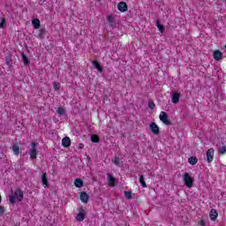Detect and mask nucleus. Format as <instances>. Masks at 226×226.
<instances>
[{"label":"nucleus","instance_id":"nucleus-15","mask_svg":"<svg viewBox=\"0 0 226 226\" xmlns=\"http://www.w3.org/2000/svg\"><path fill=\"white\" fill-rule=\"evenodd\" d=\"M222 57H223V53H222V51L217 49L214 52V59L215 61H221V59H222Z\"/></svg>","mask_w":226,"mask_h":226},{"label":"nucleus","instance_id":"nucleus-20","mask_svg":"<svg viewBox=\"0 0 226 226\" xmlns=\"http://www.w3.org/2000/svg\"><path fill=\"white\" fill-rule=\"evenodd\" d=\"M47 173H43L42 174V177H41V183H42V186H44V188H48L49 186V181L47 180Z\"/></svg>","mask_w":226,"mask_h":226},{"label":"nucleus","instance_id":"nucleus-24","mask_svg":"<svg viewBox=\"0 0 226 226\" xmlns=\"http://www.w3.org/2000/svg\"><path fill=\"white\" fill-rule=\"evenodd\" d=\"M107 20L110 27H112V26H114V23L116 22V19H114V16L112 15L108 16Z\"/></svg>","mask_w":226,"mask_h":226},{"label":"nucleus","instance_id":"nucleus-22","mask_svg":"<svg viewBox=\"0 0 226 226\" xmlns=\"http://www.w3.org/2000/svg\"><path fill=\"white\" fill-rule=\"evenodd\" d=\"M12 151H13L14 154H16V155L20 154V147H19L18 144H14L12 146Z\"/></svg>","mask_w":226,"mask_h":226},{"label":"nucleus","instance_id":"nucleus-5","mask_svg":"<svg viewBox=\"0 0 226 226\" xmlns=\"http://www.w3.org/2000/svg\"><path fill=\"white\" fill-rule=\"evenodd\" d=\"M150 130L154 135H160V127H158V124L156 123L152 122L150 124Z\"/></svg>","mask_w":226,"mask_h":226},{"label":"nucleus","instance_id":"nucleus-8","mask_svg":"<svg viewBox=\"0 0 226 226\" xmlns=\"http://www.w3.org/2000/svg\"><path fill=\"white\" fill-rule=\"evenodd\" d=\"M179 98H181V94L177 92L172 93V97H171L172 103H174L175 105H177V103H179Z\"/></svg>","mask_w":226,"mask_h":226},{"label":"nucleus","instance_id":"nucleus-12","mask_svg":"<svg viewBox=\"0 0 226 226\" xmlns=\"http://www.w3.org/2000/svg\"><path fill=\"white\" fill-rule=\"evenodd\" d=\"M92 64H93L94 68H95V70H97V72H99V73H103V67H102V64H100V63H98V61H96V60L93 61Z\"/></svg>","mask_w":226,"mask_h":226},{"label":"nucleus","instance_id":"nucleus-7","mask_svg":"<svg viewBox=\"0 0 226 226\" xmlns=\"http://www.w3.org/2000/svg\"><path fill=\"white\" fill-rule=\"evenodd\" d=\"M14 196H16V199L17 200H19V202H22L24 199V192H22V190H20V188H18L14 192Z\"/></svg>","mask_w":226,"mask_h":226},{"label":"nucleus","instance_id":"nucleus-26","mask_svg":"<svg viewBox=\"0 0 226 226\" xmlns=\"http://www.w3.org/2000/svg\"><path fill=\"white\" fill-rule=\"evenodd\" d=\"M91 140L94 142V144H98V142H100V137L97 134H93L91 136Z\"/></svg>","mask_w":226,"mask_h":226},{"label":"nucleus","instance_id":"nucleus-39","mask_svg":"<svg viewBox=\"0 0 226 226\" xmlns=\"http://www.w3.org/2000/svg\"><path fill=\"white\" fill-rule=\"evenodd\" d=\"M88 161L91 162V157H87Z\"/></svg>","mask_w":226,"mask_h":226},{"label":"nucleus","instance_id":"nucleus-10","mask_svg":"<svg viewBox=\"0 0 226 226\" xmlns=\"http://www.w3.org/2000/svg\"><path fill=\"white\" fill-rule=\"evenodd\" d=\"M76 218L78 222H84V219L86 218V210H84V208H80Z\"/></svg>","mask_w":226,"mask_h":226},{"label":"nucleus","instance_id":"nucleus-31","mask_svg":"<svg viewBox=\"0 0 226 226\" xmlns=\"http://www.w3.org/2000/svg\"><path fill=\"white\" fill-rule=\"evenodd\" d=\"M112 162H113V163L116 164L117 166L121 165V159H120L119 157H117V156H116Z\"/></svg>","mask_w":226,"mask_h":226},{"label":"nucleus","instance_id":"nucleus-19","mask_svg":"<svg viewBox=\"0 0 226 226\" xmlns=\"http://www.w3.org/2000/svg\"><path fill=\"white\" fill-rule=\"evenodd\" d=\"M21 57H22V61H23L25 66H29V64H31V61L26 56V54L21 53Z\"/></svg>","mask_w":226,"mask_h":226},{"label":"nucleus","instance_id":"nucleus-9","mask_svg":"<svg viewBox=\"0 0 226 226\" xmlns=\"http://www.w3.org/2000/svg\"><path fill=\"white\" fill-rule=\"evenodd\" d=\"M117 9L122 13H124V11H128V4H126L124 2H120L117 4Z\"/></svg>","mask_w":226,"mask_h":226},{"label":"nucleus","instance_id":"nucleus-34","mask_svg":"<svg viewBox=\"0 0 226 226\" xmlns=\"http://www.w3.org/2000/svg\"><path fill=\"white\" fill-rule=\"evenodd\" d=\"M124 195L129 200L132 199V192L124 191Z\"/></svg>","mask_w":226,"mask_h":226},{"label":"nucleus","instance_id":"nucleus-25","mask_svg":"<svg viewBox=\"0 0 226 226\" xmlns=\"http://www.w3.org/2000/svg\"><path fill=\"white\" fill-rule=\"evenodd\" d=\"M139 183L143 188H147V185H146V178H144V175L139 176Z\"/></svg>","mask_w":226,"mask_h":226},{"label":"nucleus","instance_id":"nucleus-1","mask_svg":"<svg viewBox=\"0 0 226 226\" xmlns=\"http://www.w3.org/2000/svg\"><path fill=\"white\" fill-rule=\"evenodd\" d=\"M183 181L187 188H192L193 186L194 179L190 173L185 172L183 175Z\"/></svg>","mask_w":226,"mask_h":226},{"label":"nucleus","instance_id":"nucleus-13","mask_svg":"<svg viewBox=\"0 0 226 226\" xmlns=\"http://www.w3.org/2000/svg\"><path fill=\"white\" fill-rule=\"evenodd\" d=\"M62 146L63 147H70V146H72V139H70V137H64L62 139Z\"/></svg>","mask_w":226,"mask_h":226},{"label":"nucleus","instance_id":"nucleus-33","mask_svg":"<svg viewBox=\"0 0 226 226\" xmlns=\"http://www.w3.org/2000/svg\"><path fill=\"white\" fill-rule=\"evenodd\" d=\"M53 87L55 91H59L61 89V84L59 82H55Z\"/></svg>","mask_w":226,"mask_h":226},{"label":"nucleus","instance_id":"nucleus-17","mask_svg":"<svg viewBox=\"0 0 226 226\" xmlns=\"http://www.w3.org/2000/svg\"><path fill=\"white\" fill-rule=\"evenodd\" d=\"M32 26H34V29H40L41 23L40 22V19H34L32 20Z\"/></svg>","mask_w":226,"mask_h":226},{"label":"nucleus","instance_id":"nucleus-14","mask_svg":"<svg viewBox=\"0 0 226 226\" xmlns=\"http://www.w3.org/2000/svg\"><path fill=\"white\" fill-rule=\"evenodd\" d=\"M45 36H47V29L41 28L39 30V34L37 35V38H39L40 40H45Z\"/></svg>","mask_w":226,"mask_h":226},{"label":"nucleus","instance_id":"nucleus-36","mask_svg":"<svg viewBox=\"0 0 226 226\" xmlns=\"http://www.w3.org/2000/svg\"><path fill=\"white\" fill-rule=\"evenodd\" d=\"M0 215H4V207L0 206Z\"/></svg>","mask_w":226,"mask_h":226},{"label":"nucleus","instance_id":"nucleus-30","mask_svg":"<svg viewBox=\"0 0 226 226\" xmlns=\"http://www.w3.org/2000/svg\"><path fill=\"white\" fill-rule=\"evenodd\" d=\"M9 200L11 204H15L17 202V197L15 196V194L11 195L9 197Z\"/></svg>","mask_w":226,"mask_h":226},{"label":"nucleus","instance_id":"nucleus-37","mask_svg":"<svg viewBox=\"0 0 226 226\" xmlns=\"http://www.w3.org/2000/svg\"><path fill=\"white\" fill-rule=\"evenodd\" d=\"M200 226H206V222H204V220H201V221L200 222Z\"/></svg>","mask_w":226,"mask_h":226},{"label":"nucleus","instance_id":"nucleus-6","mask_svg":"<svg viewBox=\"0 0 226 226\" xmlns=\"http://www.w3.org/2000/svg\"><path fill=\"white\" fill-rule=\"evenodd\" d=\"M213 158H215V149L214 148H209L207 151V161L208 163H211L213 162Z\"/></svg>","mask_w":226,"mask_h":226},{"label":"nucleus","instance_id":"nucleus-2","mask_svg":"<svg viewBox=\"0 0 226 226\" xmlns=\"http://www.w3.org/2000/svg\"><path fill=\"white\" fill-rule=\"evenodd\" d=\"M38 143L36 142H32L31 143V148H30V160H36L37 156H38Z\"/></svg>","mask_w":226,"mask_h":226},{"label":"nucleus","instance_id":"nucleus-4","mask_svg":"<svg viewBox=\"0 0 226 226\" xmlns=\"http://www.w3.org/2000/svg\"><path fill=\"white\" fill-rule=\"evenodd\" d=\"M5 63L9 68H11L13 65V55L11 54V51H9L5 56Z\"/></svg>","mask_w":226,"mask_h":226},{"label":"nucleus","instance_id":"nucleus-27","mask_svg":"<svg viewBox=\"0 0 226 226\" xmlns=\"http://www.w3.org/2000/svg\"><path fill=\"white\" fill-rule=\"evenodd\" d=\"M157 29H159L160 33H163L165 31V26L160 24V20H156Z\"/></svg>","mask_w":226,"mask_h":226},{"label":"nucleus","instance_id":"nucleus-32","mask_svg":"<svg viewBox=\"0 0 226 226\" xmlns=\"http://www.w3.org/2000/svg\"><path fill=\"white\" fill-rule=\"evenodd\" d=\"M4 27H6V19L4 18H2L0 22V28L3 29Z\"/></svg>","mask_w":226,"mask_h":226},{"label":"nucleus","instance_id":"nucleus-23","mask_svg":"<svg viewBox=\"0 0 226 226\" xmlns=\"http://www.w3.org/2000/svg\"><path fill=\"white\" fill-rule=\"evenodd\" d=\"M188 162L190 165H197V162H199V159H197V157L195 156H191L188 158Z\"/></svg>","mask_w":226,"mask_h":226},{"label":"nucleus","instance_id":"nucleus-21","mask_svg":"<svg viewBox=\"0 0 226 226\" xmlns=\"http://www.w3.org/2000/svg\"><path fill=\"white\" fill-rule=\"evenodd\" d=\"M74 185L76 188H82L84 186V181L80 178H76L74 181Z\"/></svg>","mask_w":226,"mask_h":226},{"label":"nucleus","instance_id":"nucleus-28","mask_svg":"<svg viewBox=\"0 0 226 226\" xmlns=\"http://www.w3.org/2000/svg\"><path fill=\"white\" fill-rule=\"evenodd\" d=\"M56 114H58V116H64V114H66V110L64 108L59 107L56 110Z\"/></svg>","mask_w":226,"mask_h":226},{"label":"nucleus","instance_id":"nucleus-16","mask_svg":"<svg viewBox=\"0 0 226 226\" xmlns=\"http://www.w3.org/2000/svg\"><path fill=\"white\" fill-rule=\"evenodd\" d=\"M209 217L212 222H215L216 218H218V211H216V209H212L210 211Z\"/></svg>","mask_w":226,"mask_h":226},{"label":"nucleus","instance_id":"nucleus-29","mask_svg":"<svg viewBox=\"0 0 226 226\" xmlns=\"http://www.w3.org/2000/svg\"><path fill=\"white\" fill-rule=\"evenodd\" d=\"M218 153H219V154H225V153H226V147L225 146L219 147Z\"/></svg>","mask_w":226,"mask_h":226},{"label":"nucleus","instance_id":"nucleus-18","mask_svg":"<svg viewBox=\"0 0 226 226\" xmlns=\"http://www.w3.org/2000/svg\"><path fill=\"white\" fill-rule=\"evenodd\" d=\"M108 182L109 183V186H116V178L114 177V176L108 174Z\"/></svg>","mask_w":226,"mask_h":226},{"label":"nucleus","instance_id":"nucleus-40","mask_svg":"<svg viewBox=\"0 0 226 226\" xmlns=\"http://www.w3.org/2000/svg\"><path fill=\"white\" fill-rule=\"evenodd\" d=\"M1 200H2V198H1V195H0V204H1Z\"/></svg>","mask_w":226,"mask_h":226},{"label":"nucleus","instance_id":"nucleus-3","mask_svg":"<svg viewBox=\"0 0 226 226\" xmlns=\"http://www.w3.org/2000/svg\"><path fill=\"white\" fill-rule=\"evenodd\" d=\"M159 119L163 123V124H166V126H170L172 125V122L169 120V115H167V112L162 111Z\"/></svg>","mask_w":226,"mask_h":226},{"label":"nucleus","instance_id":"nucleus-38","mask_svg":"<svg viewBox=\"0 0 226 226\" xmlns=\"http://www.w3.org/2000/svg\"><path fill=\"white\" fill-rule=\"evenodd\" d=\"M78 147L79 149H84V145L82 143H79Z\"/></svg>","mask_w":226,"mask_h":226},{"label":"nucleus","instance_id":"nucleus-35","mask_svg":"<svg viewBox=\"0 0 226 226\" xmlns=\"http://www.w3.org/2000/svg\"><path fill=\"white\" fill-rule=\"evenodd\" d=\"M148 107H149V109H154V107H156V105L153 102L149 101Z\"/></svg>","mask_w":226,"mask_h":226},{"label":"nucleus","instance_id":"nucleus-11","mask_svg":"<svg viewBox=\"0 0 226 226\" xmlns=\"http://www.w3.org/2000/svg\"><path fill=\"white\" fill-rule=\"evenodd\" d=\"M79 197H80L81 202H83L84 204H87V202L89 201V195L86 192H80V196Z\"/></svg>","mask_w":226,"mask_h":226}]
</instances>
